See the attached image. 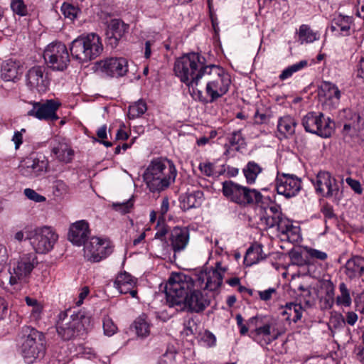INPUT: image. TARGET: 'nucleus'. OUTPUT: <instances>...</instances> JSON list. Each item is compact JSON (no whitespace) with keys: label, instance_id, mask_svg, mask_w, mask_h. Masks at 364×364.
I'll use <instances>...</instances> for the list:
<instances>
[{"label":"nucleus","instance_id":"1","mask_svg":"<svg viewBox=\"0 0 364 364\" xmlns=\"http://www.w3.org/2000/svg\"><path fill=\"white\" fill-rule=\"evenodd\" d=\"M166 302L169 307L178 306L180 310L201 312L210 304L206 294L194 289L193 279L183 273H173L165 286Z\"/></svg>","mask_w":364,"mask_h":364},{"label":"nucleus","instance_id":"2","mask_svg":"<svg viewBox=\"0 0 364 364\" xmlns=\"http://www.w3.org/2000/svg\"><path fill=\"white\" fill-rule=\"evenodd\" d=\"M203 79L206 81L205 95L196 88L191 92L193 99L203 104L213 103L221 98L227 94L231 84L230 75L223 68L215 65H209Z\"/></svg>","mask_w":364,"mask_h":364},{"label":"nucleus","instance_id":"3","mask_svg":"<svg viewBox=\"0 0 364 364\" xmlns=\"http://www.w3.org/2000/svg\"><path fill=\"white\" fill-rule=\"evenodd\" d=\"M176 168L172 161L156 158L151 161L143 173L144 181L151 193H161L175 182Z\"/></svg>","mask_w":364,"mask_h":364},{"label":"nucleus","instance_id":"4","mask_svg":"<svg viewBox=\"0 0 364 364\" xmlns=\"http://www.w3.org/2000/svg\"><path fill=\"white\" fill-rule=\"evenodd\" d=\"M209 65H206L205 58L198 53H188L178 58L173 65L174 75L179 80L192 90L203 79Z\"/></svg>","mask_w":364,"mask_h":364},{"label":"nucleus","instance_id":"5","mask_svg":"<svg viewBox=\"0 0 364 364\" xmlns=\"http://www.w3.org/2000/svg\"><path fill=\"white\" fill-rule=\"evenodd\" d=\"M103 50L100 36L94 33L81 35L70 46L71 56L79 63L84 64L97 58Z\"/></svg>","mask_w":364,"mask_h":364},{"label":"nucleus","instance_id":"6","mask_svg":"<svg viewBox=\"0 0 364 364\" xmlns=\"http://www.w3.org/2000/svg\"><path fill=\"white\" fill-rule=\"evenodd\" d=\"M92 318L82 312H78L68 316L63 313L57 323L58 334L62 339L69 341L82 336L91 328Z\"/></svg>","mask_w":364,"mask_h":364},{"label":"nucleus","instance_id":"7","mask_svg":"<svg viewBox=\"0 0 364 364\" xmlns=\"http://www.w3.org/2000/svg\"><path fill=\"white\" fill-rule=\"evenodd\" d=\"M21 352L28 364L43 358L46 353V339L43 333L30 326L23 327Z\"/></svg>","mask_w":364,"mask_h":364},{"label":"nucleus","instance_id":"8","mask_svg":"<svg viewBox=\"0 0 364 364\" xmlns=\"http://www.w3.org/2000/svg\"><path fill=\"white\" fill-rule=\"evenodd\" d=\"M222 193L228 200L244 207L259 204L262 200V195L259 191L243 186L231 180L223 182Z\"/></svg>","mask_w":364,"mask_h":364},{"label":"nucleus","instance_id":"9","mask_svg":"<svg viewBox=\"0 0 364 364\" xmlns=\"http://www.w3.org/2000/svg\"><path fill=\"white\" fill-rule=\"evenodd\" d=\"M311 182L314 186L316 192L323 198L331 199L338 204L343 197L342 183H339L330 172L320 171Z\"/></svg>","mask_w":364,"mask_h":364},{"label":"nucleus","instance_id":"10","mask_svg":"<svg viewBox=\"0 0 364 364\" xmlns=\"http://www.w3.org/2000/svg\"><path fill=\"white\" fill-rule=\"evenodd\" d=\"M25 233L26 239L30 241L31 246L38 254H46L51 251L58 240V235L50 226L28 230Z\"/></svg>","mask_w":364,"mask_h":364},{"label":"nucleus","instance_id":"11","mask_svg":"<svg viewBox=\"0 0 364 364\" xmlns=\"http://www.w3.org/2000/svg\"><path fill=\"white\" fill-rule=\"evenodd\" d=\"M302 125L307 132L328 138L334 132L335 124L330 117L322 112H310L302 119Z\"/></svg>","mask_w":364,"mask_h":364},{"label":"nucleus","instance_id":"12","mask_svg":"<svg viewBox=\"0 0 364 364\" xmlns=\"http://www.w3.org/2000/svg\"><path fill=\"white\" fill-rule=\"evenodd\" d=\"M43 58L53 70L63 71L70 63V55L66 46L60 41H53L44 50Z\"/></svg>","mask_w":364,"mask_h":364},{"label":"nucleus","instance_id":"13","mask_svg":"<svg viewBox=\"0 0 364 364\" xmlns=\"http://www.w3.org/2000/svg\"><path fill=\"white\" fill-rule=\"evenodd\" d=\"M255 322V328L250 331V336L261 346H266L277 339L279 333L272 321L262 322V318L257 316L249 320L248 325L251 326Z\"/></svg>","mask_w":364,"mask_h":364},{"label":"nucleus","instance_id":"14","mask_svg":"<svg viewBox=\"0 0 364 364\" xmlns=\"http://www.w3.org/2000/svg\"><path fill=\"white\" fill-rule=\"evenodd\" d=\"M83 251L87 261L98 262L112 252L113 246L109 240L92 237L84 245Z\"/></svg>","mask_w":364,"mask_h":364},{"label":"nucleus","instance_id":"15","mask_svg":"<svg viewBox=\"0 0 364 364\" xmlns=\"http://www.w3.org/2000/svg\"><path fill=\"white\" fill-rule=\"evenodd\" d=\"M37 264L38 260L36 254L27 253L22 255L14 266L13 272H10V284L14 285L19 281L26 279Z\"/></svg>","mask_w":364,"mask_h":364},{"label":"nucleus","instance_id":"16","mask_svg":"<svg viewBox=\"0 0 364 364\" xmlns=\"http://www.w3.org/2000/svg\"><path fill=\"white\" fill-rule=\"evenodd\" d=\"M33 107L28 112V115L39 120L55 122L58 119L56 114L60 103L55 100H47L45 102H33Z\"/></svg>","mask_w":364,"mask_h":364},{"label":"nucleus","instance_id":"17","mask_svg":"<svg viewBox=\"0 0 364 364\" xmlns=\"http://www.w3.org/2000/svg\"><path fill=\"white\" fill-rule=\"evenodd\" d=\"M276 190L286 198L295 197L301 189V180L293 174L278 173L276 178Z\"/></svg>","mask_w":364,"mask_h":364},{"label":"nucleus","instance_id":"18","mask_svg":"<svg viewBox=\"0 0 364 364\" xmlns=\"http://www.w3.org/2000/svg\"><path fill=\"white\" fill-rule=\"evenodd\" d=\"M48 161L44 156L29 158L19 166L20 173L26 178H35L47 171Z\"/></svg>","mask_w":364,"mask_h":364},{"label":"nucleus","instance_id":"19","mask_svg":"<svg viewBox=\"0 0 364 364\" xmlns=\"http://www.w3.org/2000/svg\"><path fill=\"white\" fill-rule=\"evenodd\" d=\"M228 269V267L223 265L222 262H216L214 268H210L204 273L201 272L199 279H202V282L206 280L205 286L206 289L215 291L222 285L224 274Z\"/></svg>","mask_w":364,"mask_h":364},{"label":"nucleus","instance_id":"20","mask_svg":"<svg viewBox=\"0 0 364 364\" xmlns=\"http://www.w3.org/2000/svg\"><path fill=\"white\" fill-rule=\"evenodd\" d=\"M46 68L44 66L36 65L31 68L26 75V85L33 90L39 92H46L49 85L47 75L45 74Z\"/></svg>","mask_w":364,"mask_h":364},{"label":"nucleus","instance_id":"21","mask_svg":"<svg viewBox=\"0 0 364 364\" xmlns=\"http://www.w3.org/2000/svg\"><path fill=\"white\" fill-rule=\"evenodd\" d=\"M90 235L89 223L85 220L73 223L69 228L68 239L75 245H84Z\"/></svg>","mask_w":364,"mask_h":364},{"label":"nucleus","instance_id":"22","mask_svg":"<svg viewBox=\"0 0 364 364\" xmlns=\"http://www.w3.org/2000/svg\"><path fill=\"white\" fill-rule=\"evenodd\" d=\"M172 251L176 254L184 250L190 239V232L186 227L176 226L173 228L168 234Z\"/></svg>","mask_w":364,"mask_h":364},{"label":"nucleus","instance_id":"23","mask_svg":"<svg viewBox=\"0 0 364 364\" xmlns=\"http://www.w3.org/2000/svg\"><path fill=\"white\" fill-rule=\"evenodd\" d=\"M100 65L102 71L110 77H122L128 71L127 61L122 58H107Z\"/></svg>","mask_w":364,"mask_h":364},{"label":"nucleus","instance_id":"24","mask_svg":"<svg viewBox=\"0 0 364 364\" xmlns=\"http://www.w3.org/2000/svg\"><path fill=\"white\" fill-rule=\"evenodd\" d=\"M341 91L333 83L328 81L321 82L318 89V97L326 104L336 107L340 101Z\"/></svg>","mask_w":364,"mask_h":364},{"label":"nucleus","instance_id":"25","mask_svg":"<svg viewBox=\"0 0 364 364\" xmlns=\"http://www.w3.org/2000/svg\"><path fill=\"white\" fill-rule=\"evenodd\" d=\"M129 29V25L120 19H112L107 26L106 35L109 44L117 46L119 41L123 37Z\"/></svg>","mask_w":364,"mask_h":364},{"label":"nucleus","instance_id":"26","mask_svg":"<svg viewBox=\"0 0 364 364\" xmlns=\"http://www.w3.org/2000/svg\"><path fill=\"white\" fill-rule=\"evenodd\" d=\"M136 281L133 277L124 272L117 275L114 286L121 294L129 293L132 297H136L137 291L135 289Z\"/></svg>","mask_w":364,"mask_h":364},{"label":"nucleus","instance_id":"27","mask_svg":"<svg viewBox=\"0 0 364 364\" xmlns=\"http://www.w3.org/2000/svg\"><path fill=\"white\" fill-rule=\"evenodd\" d=\"M339 117L344 121L343 132L348 133L351 129L357 132L360 129V116L351 109H343L339 112Z\"/></svg>","mask_w":364,"mask_h":364},{"label":"nucleus","instance_id":"28","mask_svg":"<svg viewBox=\"0 0 364 364\" xmlns=\"http://www.w3.org/2000/svg\"><path fill=\"white\" fill-rule=\"evenodd\" d=\"M345 274L350 279L359 278L364 274V257L354 256L345 265Z\"/></svg>","mask_w":364,"mask_h":364},{"label":"nucleus","instance_id":"29","mask_svg":"<svg viewBox=\"0 0 364 364\" xmlns=\"http://www.w3.org/2000/svg\"><path fill=\"white\" fill-rule=\"evenodd\" d=\"M352 23V17L340 14L333 18L330 29L332 32H337L340 36H349Z\"/></svg>","mask_w":364,"mask_h":364},{"label":"nucleus","instance_id":"30","mask_svg":"<svg viewBox=\"0 0 364 364\" xmlns=\"http://www.w3.org/2000/svg\"><path fill=\"white\" fill-rule=\"evenodd\" d=\"M1 73L4 80L14 81L22 73V68L18 63L8 60L2 64Z\"/></svg>","mask_w":364,"mask_h":364},{"label":"nucleus","instance_id":"31","mask_svg":"<svg viewBox=\"0 0 364 364\" xmlns=\"http://www.w3.org/2000/svg\"><path fill=\"white\" fill-rule=\"evenodd\" d=\"M299 231V228L293 225L291 222L287 219L280 223L279 233L282 240H287L291 242H298L300 239Z\"/></svg>","mask_w":364,"mask_h":364},{"label":"nucleus","instance_id":"32","mask_svg":"<svg viewBox=\"0 0 364 364\" xmlns=\"http://www.w3.org/2000/svg\"><path fill=\"white\" fill-rule=\"evenodd\" d=\"M303 308L300 304L287 303L284 306L281 307L280 314L286 316L285 319L289 322L296 323L299 321L303 314Z\"/></svg>","mask_w":364,"mask_h":364},{"label":"nucleus","instance_id":"33","mask_svg":"<svg viewBox=\"0 0 364 364\" xmlns=\"http://www.w3.org/2000/svg\"><path fill=\"white\" fill-rule=\"evenodd\" d=\"M296 125L297 123L294 118L289 115H286L279 119L277 130L282 137L288 138L295 133Z\"/></svg>","mask_w":364,"mask_h":364},{"label":"nucleus","instance_id":"34","mask_svg":"<svg viewBox=\"0 0 364 364\" xmlns=\"http://www.w3.org/2000/svg\"><path fill=\"white\" fill-rule=\"evenodd\" d=\"M203 200V193L196 191L181 196V206L183 210L199 207Z\"/></svg>","mask_w":364,"mask_h":364},{"label":"nucleus","instance_id":"35","mask_svg":"<svg viewBox=\"0 0 364 364\" xmlns=\"http://www.w3.org/2000/svg\"><path fill=\"white\" fill-rule=\"evenodd\" d=\"M53 153L63 162L69 163L73 156V150L70 146L63 139L53 148Z\"/></svg>","mask_w":364,"mask_h":364},{"label":"nucleus","instance_id":"36","mask_svg":"<svg viewBox=\"0 0 364 364\" xmlns=\"http://www.w3.org/2000/svg\"><path fill=\"white\" fill-rule=\"evenodd\" d=\"M266 258L262 252V246L257 245L248 248L245 256L244 262L247 266H252Z\"/></svg>","mask_w":364,"mask_h":364},{"label":"nucleus","instance_id":"37","mask_svg":"<svg viewBox=\"0 0 364 364\" xmlns=\"http://www.w3.org/2000/svg\"><path fill=\"white\" fill-rule=\"evenodd\" d=\"M262 171V168L255 161H249L244 167L242 172L247 184L255 183L257 177Z\"/></svg>","mask_w":364,"mask_h":364},{"label":"nucleus","instance_id":"38","mask_svg":"<svg viewBox=\"0 0 364 364\" xmlns=\"http://www.w3.org/2000/svg\"><path fill=\"white\" fill-rule=\"evenodd\" d=\"M150 248L156 255L166 256L171 253L172 248L169 240L153 238L150 243Z\"/></svg>","mask_w":364,"mask_h":364},{"label":"nucleus","instance_id":"39","mask_svg":"<svg viewBox=\"0 0 364 364\" xmlns=\"http://www.w3.org/2000/svg\"><path fill=\"white\" fill-rule=\"evenodd\" d=\"M147 110V105L144 100H139L134 103L130 105L128 109V117L130 119H134L140 117Z\"/></svg>","mask_w":364,"mask_h":364},{"label":"nucleus","instance_id":"40","mask_svg":"<svg viewBox=\"0 0 364 364\" xmlns=\"http://www.w3.org/2000/svg\"><path fill=\"white\" fill-rule=\"evenodd\" d=\"M134 328L138 336L147 337L150 333V324L146 320V316L142 315L138 317L134 323Z\"/></svg>","mask_w":364,"mask_h":364},{"label":"nucleus","instance_id":"41","mask_svg":"<svg viewBox=\"0 0 364 364\" xmlns=\"http://www.w3.org/2000/svg\"><path fill=\"white\" fill-rule=\"evenodd\" d=\"M340 294L336 297V304L344 306H349L352 303L350 291L344 282L339 284Z\"/></svg>","mask_w":364,"mask_h":364},{"label":"nucleus","instance_id":"42","mask_svg":"<svg viewBox=\"0 0 364 364\" xmlns=\"http://www.w3.org/2000/svg\"><path fill=\"white\" fill-rule=\"evenodd\" d=\"M307 64L308 63L306 60H301L295 64H293L287 67L279 75V79L281 80H285L291 77L294 73L304 68L307 65Z\"/></svg>","mask_w":364,"mask_h":364},{"label":"nucleus","instance_id":"43","mask_svg":"<svg viewBox=\"0 0 364 364\" xmlns=\"http://www.w3.org/2000/svg\"><path fill=\"white\" fill-rule=\"evenodd\" d=\"M299 41L303 43H312L316 40V34L313 32L310 27L303 24L299 28Z\"/></svg>","mask_w":364,"mask_h":364},{"label":"nucleus","instance_id":"44","mask_svg":"<svg viewBox=\"0 0 364 364\" xmlns=\"http://www.w3.org/2000/svg\"><path fill=\"white\" fill-rule=\"evenodd\" d=\"M286 219L287 218H284L282 216H279L278 215H269V214L265 213V215L261 218V221L262 223H264L266 225V228L277 227V230L279 232L280 223Z\"/></svg>","mask_w":364,"mask_h":364},{"label":"nucleus","instance_id":"45","mask_svg":"<svg viewBox=\"0 0 364 364\" xmlns=\"http://www.w3.org/2000/svg\"><path fill=\"white\" fill-rule=\"evenodd\" d=\"M61 11L65 18L73 21L77 18L80 10L78 7L75 6L71 4L63 3L61 6Z\"/></svg>","mask_w":364,"mask_h":364},{"label":"nucleus","instance_id":"46","mask_svg":"<svg viewBox=\"0 0 364 364\" xmlns=\"http://www.w3.org/2000/svg\"><path fill=\"white\" fill-rule=\"evenodd\" d=\"M328 328L331 331L343 328L345 326L343 316L340 313H335L330 317L328 321Z\"/></svg>","mask_w":364,"mask_h":364},{"label":"nucleus","instance_id":"47","mask_svg":"<svg viewBox=\"0 0 364 364\" xmlns=\"http://www.w3.org/2000/svg\"><path fill=\"white\" fill-rule=\"evenodd\" d=\"M11 8L14 13L23 16L27 14V8L23 0H12Z\"/></svg>","mask_w":364,"mask_h":364},{"label":"nucleus","instance_id":"48","mask_svg":"<svg viewBox=\"0 0 364 364\" xmlns=\"http://www.w3.org/2000/svg\"><path fill=\"white\" fill-rule=\"evenodd\" d=\"M103 329L105 335L111 336L116 333L117 327L109 316H105L103 318Z\"/></svg>","mask_w":364,"mask_h":364},{"label":"nucleus","instance_id":"49","mask_svg":"<svg viewBox=\"0 0 364 364\" xmlns=\"http://www.w3.org/2000/svg\"><path fill=\"white\" fill-rule=\"evenodd\" d=\"M156 228V232L154 238L166 239V235L168 233V226L161 218L159 219Z\"/></svg>","mask_w":364,"mask_h":364},{"label":"nucleus","instance_id":"50","mask_svg":"<svg viewBox=\"0 0 364 364\" xmlns=\"http://www.w3.org/2000/svg\"><path fill=\"white\" fill-rule=\"evenodd\" d=\"M133 205L134 203L132 199H129L123 203H114L112 204L113 208L122 214L129 213L130 210L132 208Z\"/></svg>","mask_w":364,"mask_h":364},{"label":"nucleus","instance_id":"51","mask_svg":"<svg viewBox=\"0 0 364 364\" xmlns=\"http://www.w3.org/2000/svg\"><path fill=\"white\" fill-rule=\"evenodd\" d=\"M305 250L309 257L312 259H316L321 261H324L328 257V255L325 252L312 247H306Z\"/></svg>","mask_w":364,"mask_h":364},{"label":"nucleus","instance_id":"52","mask_svg":"<svg viewBox=\"0 0 364 364\" xmlns=\"http://www.w3.org/2000/svg\"><path fill=\"white\" fill-rule=\"evenodd\" d=\"M24 194L28 199L36 203L45 202L46 200L45 196L40 195L36 191L31 188H28L24 189Z\"/></svg>","mask_w":364,"mask_h":364},{"label":"nucleus","instance_id":"53","mask_svg":"<svg viewBox=\"0 0 364 364\" xmlns=\"http://www.w3.org/2000/svg\"><path fill=\"white\" fill-rule=\"evenodd\" d=\"M97 137L100 139V140H98V141L100 144H102L106 147H110L112 146V143H111L110 141L103 140L104 139L107 138V126L106 125H103L97 129Z\"/></svg>","mask_w":364,"mask_h":364},{"label":"nucleus","instance_id":"54","mask_svg":"<svg viewBox=\"0 0 364 364\" xmlns=\"http://www.w3.org/2000/svg\"><path fill=\"white\" fill-rule=\"evenodd\" d=\"M201 341L209 348L213 347L216 343V338L213 333L205 331L201 337Z\"/></svg>","mask_w":364,"mask_h":364},{"label":"nucleus","instance_id":"55","mask_svg":"<svg viewBox=\"0 0 364 364\" xmlns=\"http://www.w3.org/2000/svg\"><path fill=\"white\" fill-rule=\"evenodd\" d=\"M229 142L232 146L242 144L244 142V138L242 135L241 131H234L229 136Z\"/></svg>","mask_w":364,"mask_h":364},{"label":"nucleus","instance_id":"56","mask_svg":"<svg viewBox=\"0 0 364 364\" xmlns=\"http://www.w3.org/2000/svg\"><path fill=\"white\" fill-rule=\"evenodd\" d=\"M198 168L206 176L210 177L214 174V165L210 162L200 163Z\"/></svg>","mask_w":364,"mask_h":364},{"label":"nucleus","instance_id":"57","mask_svg":"<svg viewBox=\"0 0 364 364\" xmlns=\"http://www.w3.org/2000/svg\"><path fill=\"white\" fill-rule=\"evenodd\" d=\"M346 183L355 193L359 195L363 193V188L358 181L351 178H347Z\"/></svg>","mask_w":364,"mask_h":364},{"label":"nucleus","instance_id":"58","mask_svg":"<svg viewBox=\"0 0 364 364\" xmlns=\"http://www.w3.org/2000/svg\"><path fill=\"white\" fill-rule=\"evenodd\" d=\"M358 319V314L354 311H348L343 316L345 324L349 326H354Z\"/></svg>","mask_w":364,"mask_h":364},{"label":"nucleus","instance_id":"59","mask_svg":"<svg viewBox=\"0 0 364 364\" xmlns=\"http://www.w3.org/2000/svg\"><path fill=\"white\" fill-rule=\"evenodd\" d=\"M169 209V200L167 197H164L162 199V202L161 204V207L159 209V213L161 216L159 218H161V220H164V215L166 214V213L168 211Z\"/></svg>","mask_w":364,"mask_h":364},{"label":"nucleus","instance_id":"60","mask_svg":"<svg viewBox=\"0 0 364 364\" xmlns=\"http://www.w3.org/2000/svg\"><path fill=\"white\" fill-rule=\"evenodd\" d=\"M255 123L262 124L266 123L269 120V117L265 113H260L257 110L254 114Z\"/></svg>","mask_w":364,"mask_h":364},{"label":"nucleus","instance_id":"61","mask_svg":"<svg viewBox=\"0 0 364 364\" xmlns=\"http://www.w3.org/2000/svg\"><path fill=\"white\" fill-rule=\"evenodd\" d=\"M43 311V306L41 304L32 307L31 311V317L35 321H38L41 318V316Z\"/></svg>","mask_w":364,"mask_h":364},{"label":"nucleus","instance_id":"62","mask_svg":"<svg viewBox=\"0 0 364 364\" xmlns=\"http://www.w3.org/2000/svg\"><path fill=\"white\" fill-rule=\"evenodd\" d=\"M321 212L323 214L324 217L328 219H332L336 217V215L333 213V208L329 205H325L322 208Z\"/></svg>","mask_w":364,"mask_h":364},{"label":"nucleus","instance_id":"63","mask_svg":"<svg viewBox=\"0 0 364 364\" xmlns=\"http://www.w3.org/2000/svg\"><path fill=\"white\" fill-rule=\"evenodd\" d=\"M275 291L276 290L274 288H269L267 290L259 291V298L263 301H268L272 298V294L274 293Z\"/></svg>","mask_w":364,"mask_h":364},{"label":"nucleus","instance_id":"64","mask_svg":"<svg viewBox=\"0 0 364 364\" xmlns=\"http://www.w3.org/2000/svg\"><path fill=\"white\" fill-rule=\"evenodd\" d=\"M89 292H90V290L87 287H84L81 289V291L78 295V299L76 301V305L77 306H80L83 303L84 299L87 296V295L89 294Z\"/></svg>","mask_w":364,"mask_h":364}]
</instances>
